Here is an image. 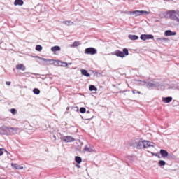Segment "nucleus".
<instances>
[{
  "label": "nucleus",
  "mask_w": 179,
  "mask_h": 179,
  "mask_svg": "<svg viewBox=\"0 0 179 179\" xmlns=\"http://www.w3.org/2000/svg\"><path fill=\"white\" fill-rule=\"evenodd\" d=\"M56 64L57 65H59V66H68V63L59 60H56L55 64Z\"/></svg>",
  "instance_id": "nucleus-15"
},
{
  "label": "nucleus",
  "mask_w": 179,
  "mask_h": 179,
  "mask_svg": "<svg viewBox=\"0 0 179 179\" xmlns=\"http://www.w3.org/2000/svg\"><path fill=\"white\" fill-rule=\"evenodd\" d=\"M90 92H97V88L94 85H90Z\"/></svg>",
  "instance_id": "nucleus-26"
},
{
  "label": "nucleus",
  "mask_w": 179,
  "mask_h": 179,
  "mask_svg": "<svg viewBox=\"0 0 179 179\" xmlns=\"http://www.w3.org/2000/svg\"><path fill=\"white\" fill-rule=\"evenodd\" d=\"M144 145L143 141H138L137 143V149H144Z\"/></svg>",
  "instance_id": "nucleus-18"
},
{
  "label": "nucleus",
  "mask_w": 179,
  "mask_h": 179,
  "mask_svg": "<svg viewBox=\"0 0 179 179\" xmlns=\"http://www.w3.org/2000/svg\"><path fill=\"white\" fill-rule=\"evenodd\" d=\"M75 161L76 162V163H78V164H80V163H82V158L80 157H75Z\"/></svg>",
  "instance_id": "nucleus-25"
},
{
  "label": "nucleus",
  "mask_w": 179,
  "mask_h": 179,
  "mask_svg": "<svg viewBox=\"0 0 179 179\" xmlns=\"http://www.w3.org/2000/svg\"><path fill=\"white\" fill-rule=\"evenodd\" d=\"M85 54H90V55H94L97 54V50L94 48H87L85 50Z\"/></svg>",
  "instance_id": "nucleus-6"
},
{
  "label": "nucleus",
  "mask_w": 179,
  "mask_h": 179,
  "mask_svg": "<svg viewBox=\"0 0 179 179\" xmlns=\"http://www.w3.org/2000/svg\"><path fill=\"white\" fill-rule=\"evenodd\" d=\"M3 150L6 152V153H8V151L5 149H3Z\"/></svg>",
  "instance_id": "nucleus-40"
},
{
  "label": "nucleus",
  "mask_w": 179,
  "mask_h": 179,
  "mask_svg": "<svg viewBox=\"0 0 179 179\" xmlns=\"http://www.w3.org/2000/svg\"><path fill=\"white\" fill-rule=\"evenodd\" d=\"M2 150H3V149L0 148V156H2V155H3V151H2Z\"/></svg>",
  "instance_id": "nucleus-35"
},
{
  "label": "nucleus",
  "mask_w": 179,
  "mask_h": 179,
  "mask_svg": "<svg viewBox=\"0 0 179 179\" xmlns=\"http://www.w3.org/2000/svg\"><path fill=\"white\" fill-rule=\"evenodd\" d=\"M16 69H18L19 71H26V66H24V64H20L16 66Z\"/></svg>",
  "instance_id": "nucleus-16"
},
{
  "label": "nucleus",
  "mask_w": 179,
  "mask_h": 179,
  "mask_svg": "<svg viewBox=\"0 0 179 179\" xmlns=\"http://www.w3.org/2000/svg\"><path fill=\"white\" fill-rule=\"evenodd\" d=\"M165 36H176V33L173 32L170 30H167L164 32Z\"/></svg>",
  "instance_id": "nucleus-19"
},
{
  "label": "nucleus",
  "mask_w": 179,
  "mask_h": 179,
  "mask_svg": "<svg viewBox=\"0 0 179 179\" xmlns=\"http://www.w3.org/2000/svg\"><path fill=\"white\" fill-rule=\"evenodd\" d=\"M158 166H160L161 167L163 166H166V162L163 160H159V162H158Z\"/></svg>",
  "instance_id": "nucleus-28"
},
{
  "label": "nucleus",
  "mask_w": 179,
  "mask_h": 179,
  "mask_svg": "<svg viewBox=\"0 0 179 179\" xmlns=\"http://www.w3.org/2000/svg\"><path fill=\"white\" fill-rule=\"evenodd\" d=\"M144 149L147 148H155V143L150 142L149 141H143Z\"/></svg>",
  "instance_id": "nucleus-8"
},
{
  "label": "nucleus",
  "mask_w": 179,
  "mask_h": 179,
  "mask_svg": "<svg viewBox=\"0 0 179 179\" xmlns=\"http://www.w3.org/2000/svg\"><path fill=\"white\" fill-rule=\"evenodd\" d=\"M53 138H55V139H57V137L55 136H53Z\"/></svg>",
  "instance_id": "nucleus-41"
},
{
  "label": "nucleus",
  "mask_w": 179,
  "mask_h": 179,
  "mask_svg": "<svg viewBox=\"0 0 179 179\" xmlns=\"http://www.w3.org/2000/svg\"><path fill=\"white\" fill-rule=\"evenodd\" d=\"M141 40H143V41H146V40H153L155 38V36L152 34H142L140 36Z\"/></svg>",
  "instance_id": "nucleus-7"
},
{
  "label": "nucleus",
  "mask_w": 179,
  "mask_h": 179,
  "mask_svg": "<svg viewBox=\"0 0 179 179\" xmlns=\"http://www.w3.org/2000/svg\"><path fill=\"white\" fill-rule=\"evenodd\" d=\"M162 101L163 103H171V101H173V97L171 96L163 97Z\"/></svg>",
  "instance_id": "nucleus-13"
},
{
  "label": "nucleus",
  "mask_w": 179,
  "mask_h": 179,
  "mask_svg": "<svg viewBox=\"0 0 179 179\" xmlns=\"http://www.w3.org/2000/svg\"><path fill=\"white\" fill-rule=\"evenodd\" d=\"M10 113H11V114H13V115H15L16 114V109L12 108L10 110Z\"/></svg>",
  "instance_id": "nucleus-34"
},
{
  "label": "nucleus",
  "mask_w": 179,
  "mask_h": 179,
  "mask_svg": "<svg viewBox=\"0 0 179 179\" xmlns=\"http://www.w3.org/2000/svg\"><path fill=\"white\" fill-rule=\"evenodd\" d=\"M76 166L78 169H80V165H79V164H76Z\"/></svg>",
  "instance_id": "nucleus-37"
},
{
  "label": "nucleus",
  "mask_w": 179,
  "mask_h": 179,
  "mask_svg": "<svg viewBox=\"0 0 179 179\" xmlns=\"http://www.w3.org/2000/svg\"><path fill=\"white\" fill-rule=\"evenodd\" d=\"M23 3H24V2H23V0H15L14 1L15 6H17V5L19 6H23Z\"/></svg>",
  "instance_id": "nucleus-17"
},
{
  "label": "nucleus",
  "mask_w": 179,
  "mask_h": 179,
  "mask_svg": "<svg viewBox=\"0 0 179 179\" xmlns=\"http://www.w3.org/2000/svg\"><path fill=\"white\" fill-rule=\"evenodd\" d=\"M11 167L14 169L15 170H23V166H20V165L17 164H11Z\"/></svg>",
  "instance_id": "nucleus-14"
},
{
  "label": "nucleus",
  "mask_w": 179,
  "mask_h": 179,
  "mask_svg": "<svg viewBox=\"0 0 179 179\" xmlns=\"http://www.w3.org/2000/svg\"><path fill=\"white\" fill-rule=\"evenodd\" d=\"M33 92L34 93V94H40V90L35 88L33 90Z\"/></svg>",
  "instance_id": "nucleus-30"
},
{
  "label": "nucleus",
  "mask_w": 179,
  "mask_h": 179,
  "mask_svg": "<svg viewBox=\"0 0 179 179\" xmlns=\"http://www.w3.org/2000/svg\"><path fill=\"white\" fill-rule=\"evenodd\" d=\"M151 155H152V156H156L157 157H158L159 159H160L162 157L159 155V153H155V152H151Z\"/></svg>",
  "instance_id": "nucleus-33"
},
{
  "label": "nucleus",
  "mask_w": 179,
  "mask_h": 179,
  "mask_svg": "<svg viewBox=\"0 0 179 179\" xmlns=\"http://www.w3.org/2000/svg\"><path fill=\"white\" fill-rule=\"evenodd\" d=\"M63 141L66 143L75 142V138L72 136H67L63 137Z\"/></svg>",
  "instance_id": "nucleus-10"
},
{
  "label": "nucleus",
  "mask_w": 179,
  "mask_h": 179,
  "mask_svg": "<svg viewBox=\"0 0 179 179\" xmlns=\"http://www.w3.org/2000/svg\"><path fill=\"white\" fill-rule=\"evenodd\" d=\"M143 85H145V86H147V87L149 89L150 87H157V85L156 83H146L145 81L142 82Z\"/></svg>",
  "instance_id": "nucleus-9"
},
{
  "label": "nucleus",
  "mask_w": 179,
  "mask_h": 179,
  "mask_svg": "<svg viewBox=\"0 0 179 179\" xmlns=\"http://www.w3.org/2000/svg\"><path fill=\"white\" fill-rule=\"evenodd\" d=\"M10 127L2 126L0 127V135H9Z\"/></svg>",
  "instance_id": "nucleus-5"
},
{
  "label": "nucleus",
  "mask_w": 179,
  "mask_h": 179,
  "mask_svg": "<svg viewBox=\"0 0 179 179\" xmlns=\"http://www.w3.org/2000/svg\"><path fill=\"white\" fill-rule=\"evenodd\" d=\"M85 152H93V148L88 147L87 145H86L84 148Z\"/></svg>",
  "instance_id": "nucleus-24"
},
{
  "label": "nucleus",
  "mask_w": 179,
  "mask_h": 179,
  "mask_svg": "<svg viewBox=\"0 0 179 179\" xmlns=\"http://www.w3.org/2000/svg\"><path fill=\"white\" fill-rule=\"evenodd\" d=\"M81 73L87 78H89V76H90V73H89L86 70L84 69L81 70Z\"/></svg>",
  "instance_id": "nucleus-23"
},
{
  "label": "nucleus",
  "mask_w": 179,
  "mask_h": 179,
  "mask_svg": "<svg viewBox=\"0 0 179 179\" xmlns=\"http://www.w3.org/2000/svg\"><path fill=\"white\" fill-rule=\"evenodd\" d=\"M62 23L65 26H73V22L71 21H63Z\"/></svg>",
  "instance_id": "nucleus-22"
},
{
  "label": "nucleus",
  "mask_w": 179,
  "mask_h": 179,
  "mask_svg": "<svg viewBox=\"0 0 179 179\" xmlns=\"http://www.w3.org/2000/svg\"><path fill=\"white\" fill-rule=\"evenodd\" d=\"M122 13H125L126 15H134V17L137 16H141L142 15H150V12L145 10H134V11H123Z\"/></svg>",
  "instance_id": "nucleus-2"
},
{
  "label": "nucleus",
  "mask_w": 179,
  "mask_h": 179,
  "mask_svg": "<svg viewBox=\"0 0 179 179\" xmlns=\"http://www.w3.org/2000/svg\"><path fill=\"white\" fill-rule=\"evenodd\" d=\"M138 94H141V92L137 91Z\"/></svg>",
  "instance_id": "nucleus-39"
},
{
  "label": "nucleus",
  "mask_w": 179,
  "mask_h": 179,
  "mask_svg": "<svg viewBox=\"0 0 179 179\" xmlns=\"http://www.w3.org/2000/svg\"><path fill=\"white\" fill-rule=\"evenodd\" d=\"M80 113H81L82 114H85V113H86V108H80Z\"/></svg>",
  "instance_id": "nucleus-32"
},
{
  "label": "nucleus",
  "mask_w": 179,
  "mask_h": 179,
  "mask_svg": "<svg viewBox=\"0 0 179 179\" xmlns=\"http://www.w3.org/2000/svg\"><path fill=\"white\" fill-rule=\"evenodd\" d=\"M128 38L130 40L135 41V40H138L139 38V36H136V35H131L130 34V35L128 36Z\"/></svg>",
  "instance_id": "nucleus-20"
},
{
  "label": "nucleus",
  "mask_w": 179,
  "mask_h": 179,
  "mask_svg": "<svg viewBox=\"0 0 179 179\" xmlns=\"http://www.w3.org/2000/svg\"><path fill=\"white\" fill-rule=\"evenodd\" d=\"M42 50H43V46H41V45H37L36 46V51L41 52V51H42Z\"/></svg>",
  "instance_id": "nucleus-27"
},
{
  "label": "nucleus",
  "mask_w": 179,
  "mask_h": 179,
  "mask_svg": "<svg viewBox=\"0 0 179 179\" xmlns=\"http://www.w3.org/2000/svg\"><path fill=\"white\" fill-rule=\"evenodd\" d=\"M19 132V128L10 127L9 135H15Z\"/></svg>",
  "instance_id": "nucleus-11"
},
{
  "label": "nucleus",
  "mask_w": 179,
  "mask_h": 179,
  "mask_svg": "<svg viewBox=\"0 0 179 179\" xmlns=\"http://www.w3.org/2000/svg\"><path fill=\"white\" fill-rule=\"evenodd\" d=\"M132 92H133V94H135V93H136L135 92H136V90H134Z\"/></svg>",
  "instance_id": "nucleus-38"
},
{
  "label": "nucleus",
  "mask_w": 179,
  "mask_h": 179,
  "mask_svg": "<svg viewBox=\"0 0 179 179\" xmlns=\"http://www.w3.org/2000/svg\"><path fill=\"white\" fill-rule=\"evenodd\" d=\"M166 16L167 17H169V19H171V20H173V22H176L179 24V10H169L168 12H166Z\"/></svg>",
  "instance_id": "nucleus-1"
},
{
  "label": "nucleus",
  "mask_w": 179,
  "mask_h": 179,
  "mask_svg": "<svg viewBox=\"0 0 179 179\" xmlns=\"http://www.w3.org/2000/svg\"><path fill=\"white\" fill-rule=\"evenodd\" d=\"M41 61H43L45 65H55L56 60L50 59H45L43 57H38Z\"/></svg>",
  "instance_id": "nucleus-4"
},
{
  "label": "nucleus",
  "mask_w": 179,
  "mask_h": 179,
  "mask_svg": "<svg viewBox=\"0 0 179 179\" xmlns=\"http://www.w3.org/2000/svg\"><path fill=\"white\" fill-rule=\"evenodd\" d=\"M10 84H11L10 81L6 82V85H7V86H10Z\"/></svg>",
  "instance_id": "nucleus-36"
},
{
  "label": "nucleus",
  "mask_w": 179,
  "mask_h": 179,
  "mask_svg": "<svg viewBox=\"0 0 179 179\" xmlns=\"http://www.w3.org/2000/svg\"><path fill=\"white\" fill-rule=\"evenodd\" d=\"M51 51L55 52V51H61V47L59 46H53L51 48Z\"/></svg>",
  "instance_id": "nucleus-21"
},
{
  "label": "nucleus",
  "mask_w": 179,
  "mask_h": 179,
  "mask_svg": "<svg viewBox=\"0 0 179 179\" xmlns=\"http://www.w3.org/2000/svg\"><path fill=\"white\" fill-rule=\"evenodd\" d=\"M129 52H128V49L124 48L123 49V52L122 51H120V50H116L115 52H113L110 53V55H116V57H120V58H124V57H125V55H129Z\"/></svg>",
  "instance_id": "nucleus-3"
},
{
  "label": "nucleus",
  "mask_w": 179,
  "mask_h": 179,
  "mask_svg": "<svg viewBox=\"0 0 179 179\" xmlns=\"http://www.w3.org/2000/svg\"><path fill=\"white\" fill-rule=\"evenodd\" d=\"M160 155L162 157H163L164 159H166V157L169 156V152H167V150L162 149L160 150Z\"/></svg>",
  "instance_id": "nucleus-12"
},
{
  "label": "nucleus",
  "mask_w": 179,
  "mask_h": 179,
  "mask_svg": "<svg viewBox=\"0 0 179 179\" xmlns=\"http://www.w3.org/2000/svg\"><path fill=\"white\" fill-rule=\"evenodd\" d=\"M80 44V42L75 41L73 43L72 47H79Z\"/></svg>",
  "instance_id": "nucleus-29"
},
{
  "label": "nucleus",
  "mask_w": 179,
  "mask_h": 179,
  "mask_svg": "<svg viewBox=\"0 0 179 179\" xmlns=\"http://www.w3.org/2000/svg\"><path fill=\"white\" fill-rule=\"evenodd\" d=\"M167 38H157V41H167Z\"/></svg>",
  "instance_id": "nucleus-31"
}]
</instances>
